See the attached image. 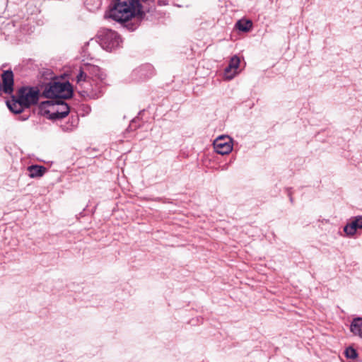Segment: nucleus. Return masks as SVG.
<instances>
[{"instance_id":"obj_1","label":"nucleus","mask_w":362,"mask_h":362,"mask_svg":"<svg viewBox=\"0 0 362 362\" xmlns=\"http://www.w3.org/2000/svg\"><path fill=\"white\" fill-rule=\"evenodd\" d=\"M40 97V90L37 87L23 86L19 88L16 96L6 102L11 111L18 114L25 109L37 103Z\"/></svg>"},{"instance_id":"obj_2","label":"nucleus","mask_w":362,"mask_h":362,"mask_svg":"<svg viewBox=\"0 0 362 362\" xmlns=\"http://www.w3.org/2000/svg\"><path fill=\"white\" fill-rule=\"evenodd\" d=\"M139 11L137 0H117L107 16L118 22H126L132 19Z\"/></svg>"},{"instance_id":"obj_3","label":"nucleus","mask_w":362,"mask_h":362,"mask_svg":"<svg viewBox=\"0 0 362 362\" xmlns=\"http://www.w3.org/2000/svg\"><path fill=\"white\" fill-rule=\"evenodd\" d=\"M40 111L41 115L49 119H62L69 114V107L60 100L56 101L47 100L41 103Z\"/></svg>"},{"instance_id":"obj_4","label":"nucleus","mask_w":362,"mask_h":362,"mask_svg":"<svg viewBox=\"0 0 362 362\" xmlns=\"http://www.w3.org/2000/svg\"><path fill=\"white\" fill-rule=\"evenodd\" d=\"M72 86L69 82H52L45 88L43 95L48 98H69L72 96Z\"/></svg>"},{"instance_id":"obj_5","label":"nucleus","mask_w":362,"mask_h":362,"mask_svg":"<svg viewBox=\"0 0 362 362\" xmlns=\"http://www.w3.org/2000/svg\"><path fill=\"white\" fill-rule=\"evenodd\" d=\"M214 147L218 153L228 154L233 149L231 139L227 136H221L214 141Z\"/></svg>"},{"instance_id":"obj_6","label":"nucleus","mask_w":362,"mask_h":362,"mask_svg":"<svg viewBox=\"0 0 362 362\" xmlns=\"http://www.w3.org/2000/svg\"><path fill=\"white\" fill-rule=\"evenodd\" d=\"M119 37L115 32L109 30L105 36L102 39V46L104 49L112 51L113 49L119 46Z\"/></svg>"},{"instance_id":"obj_7","label":"nucleus","mask_w":362,"mask_h":362,"mask_svg":"<svg viewBox=\"0 0 362 362\" xmlns=\"http://www.w3.org/2000/svg\"><path fill=\"white\" fill-rule=\"evenodd\" d=\"M240 58L234 56L231 58L228 66L226 68L224 71V78L227 80L233 78L238 74V69L240 66Z\"/></svg>"},{"instance_id":"obj_8","label":"nucleus","mask_w":362,"mask_h":362,"mask_svg":"<svg viewBox=\"0 0 362 362\" xmlns=\"http://www.w3.org/2000/svg\"><path fill=\"white\" fill-rule=\"evenodd\" d=\"M362 228V216L355 217L350 223H347L344 228V231L347 235H354L357 229Z\"/></svg>"},{"instance_id":"obj_9","label":"nucleus","mask_w":362,"mask_h":362,"mask_svg":"<svg viewBox=\"0 0 362 362\" xmlns=\"http://www.w3.org/2000/svg\"><path fill=\"white\" fill-rule=\"evenodd\" d=\"M3 89L6 93H11L13 90V74L11 71H5L1 75Z\"/></svg>"},{"instance_id":"obj_10","label":"nucleus","mask_w":362,"mask_h":362,"mask_svg":"<svg viewBox=\"0 0 362 362\" xmlns=\"http://www.w3.org/2000/svg\"><path fill=\"white\" fill-rule=\"evenodd\" d=\"M351 332L360 337H362V318L357 317L353 320L351 327Z\"/></svg>"},{"instance_id":"obj_11","label":"nucleus","mask_w":362,"mask_h":362,"mask_svg":"<svg viewBox=\"0 0 362 362\" xmlns=\"http://www.w3.org/2000/svg\"><path fill=\"white\" fill-rule=\"evenodd\" d=\"M30 177H42L46 172V168L43 166L31 165L28 167Z\"/></svg>"},{"instance_id":"obj_12","label":"nucleus","mask_w":362,"mask_h":362,"mask_svg":"<svg viewBox=\"0 0 362 362\" xmlns=\"http://www.w3.org/2000/svg\"><path fill=\"white\" fill-rule=\"evenodd\" d=\"M252 23L250 21L240 20L236 23V27L242 31H248L251 29Z\"/></svg>"},{"instance_id":"obj_13","label":"nucleus","mask_w":362,"mask_h":362,"mask_svg":"<svg viewBox=\"0 0 362 362\" xmlns=\"http://www.w3.org/2000/svg\"><path fill=\"white\" fill-rule=\"evenodd\" d=\"M345 356L348 358L355 359L358 356L356 351L352 347H348L345 350Z\"/></svg>"},{"instance_id":"obj_14","label":"nucleus","mask_w":362,"mask_h":362,"mask_svg":"<svg viewBox=\"0 0 362 362\" xmlns=\"http://www.w3.org/2000/svg\"><path fill=\"white\" fill-rule=\"evenodd\" d=\"M86 75L84 74L83 71H80L78 75L76 77L77 83H81L82 81H84L86 80Z\"/></svg>"},{"instance_id":"obj_15","label":"nucleus","mask_w":362,"mask_h":362,"mask_svg":"<svg viewBox=\"0 0 362 362\" xmlns=\"http://www.w3.org/2000/svg\"><path fill=\"white\" fill-rule=\"evenodd\" d=\"M98 71V74L96 75L97 78L100 81H103L105 78H106V75L105 74H103V72H101L100 70L97 69Z\"/></svg>"},{"instance_id":"obj_16","label":"nucleus","mask_w":362,"mask_h":362,"mask_svg":"<svg viewBox=\"0 0 362 362\" xmlns=\"http://www.w3.org/2000/svg\"><path fill=\"white\" fill-rule=\"evenodd\" d=\"M99 2V0H87L86 4H88L90 2Z\"/></svg>"}]
</instances>
